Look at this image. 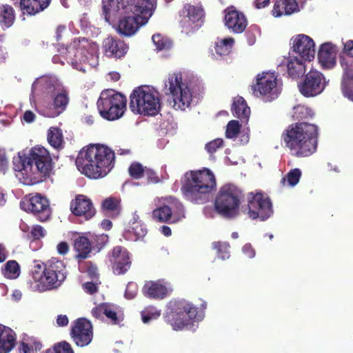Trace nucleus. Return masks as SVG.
I'll return each instance as SVG.
<instances>
[{"mask_svg": "<svg viewBox=\"0 0 353 353\" xmlns=\"http://www.w3.org/2000/svg\"><path fill=\"white\" fill-rule=\"evenodd\" d=\"M250 218L265 221L273 214L272 203L269 197L262 193L249 194L248 206L244 208Z\"/></svg>", "mask_w": 353, "mask_h": 353, "instance_id": "f8f14e48", "label": "nucleus"}, {"mask_svg": "<svg viewBox=\"0 0 353 353\" xmlns=\"http://www.w3.org/2000/svg\"><path fill=\"white\" fill-rule=\"evenodd\" d=\"M293 51L302 59L311 61L315 54V44L312 38L305 34H299L293 40Z\"/></svg>", "mask_w": 353, "mask_h": 353, "instance_id": "4be33fe9", "label": "nucleus"}, {"mask_svg": "<svg viewBox=\"0 0 353 353\" xmlns=\"http://www.w3.org/2000/svg\"><path fill=\"white\" fill-rule=\"evenodd\" d=\"M243 198V192L238 187L230 183L225 184L219 190L214 203L215 208L224 217H234L239 213Z\"/></svg>", "mask_w": 353, "mask_h": 353, "instance_id": "1a4fd4ad", "label": "nucleus"}, {"mask_svg": "<svg viewBox=\"0 0 353 353\" xmlns=\"http://www.w3.org/2000/svg\"><path fill=\"white\" fill-rule=\"evenodd\" d=\"M344 52L353 57V41H348L344 44ZM341 88L343 96L353 101V74L343 79Z\"/></svg>", "mask_w": 353, "mask_h": 353, "instance_id": "c756f323", "label": "nucleus"}, {"mask_svg": "<svg viewBox=\"0 0 353 353\" xmlns=\"http://www.w3.org/2000/svg\"><path fill=\"white\" fill-rule=\"evenodd\" d=\"M130 108L137 114L156 116L161 110L159 93L149 86L135 88L130 94Z\"/></svg>", "mask_w": 353, "mask_h": 353, "instance_id": "0eeeda50", "label": "nucleus"}, {"mask_svg": "<svg viewBox=\"0 0 353 353\" xmlns=\"http://www.w3.org/2000/svg\"><path fill=\"white\" fill-rule=\"evenodd\" d=\"M105 55L110 58L121 59L128 50V46L122 40L108 37L103 42Z\"/></svg>", "mask_w": 353, "mask_h": 353, "instance_id": "5701e85b", "label": "nucleus"}, {"mask_svg": "<svg viewBox=\"0 0 353 353\" xmlns=\"http://www.w3.org/2000/svg\"><path fill=\"white\" fill-rule=\"evenodd\" d=\"M241 125L236 120L228 122L226 126L225 137L228 139H235L240 132Z\"/></svg>", "mask_w": 353, "mask_h": 353, "instance_id": "8fccbe9b", "label": "nucleus"}, {"mask_svg": "<svg viewBox=\"0 0 353 353\" xmlns=\"http://www.w3.org/2000/svg\"><path fill=\"white\" fill-rule=\"evenodd\" d=\"M212 246L216 251V254L219 259L225 260L230 258V245L228 243L223 241H214L212 243Z\"/></svg>", "mask_w": 353, "mask_h": 353, "instance_id": "a18cd8bd", "label": "nucleus"}, {"mask_svg": "<svg viewBox=\"0 0 353 353\" xmlns=\"http://www.w3.org/2000/svg\"><path fill=\"white\" fill-rule=\"evenodd\" d=\"M164 92L169 95L168 101L174 109L185 110L190 107L192 94L187 84L182 81L181 73L170 74L165 82Z\"/></svg>", "mask_w": 353, "mask_h": 353, "instance_id": "6e6552de", "label": "nucleus"}, {"mask_svg": "<svg viewBox=\"0 0 353 353\" xmlns=\"http://www.w3.org/2000/svg\"><path fill=\"white\" fill-rule=\"evenodd\" d=\"M165 203L152 211V218L160 223H168L172 218L173 221L184 217V208L182 203L175 197H166Z\"/></svg>", "mask_w": 353, "mask_h": 353, "instance_id": "4468645a", "label": "nucleus"}, {"mask_svg": "<svg viewBox=\"0 0 353 353\" xmlns=\"http://www.w3.org/2000/svg\"><path fill=\"white\" fill-rule=\"evenodd\" d=\"M15 20V12L14 8L8 4L0 6V24L2 27H11Z\"/></svg>", "mask_w": 353, "mask_h": 353, "instance_id": "e433bc0d", "label": "nucleus"}, {"mask_svg": "<svg viewBox=\"0 0 353 353\" xmlns=\"http://www.w3.org/2000/svg\"><path fill=\"white\" fill-rule=\"evenodd\" d=\"M80 269L81 272L87 273L91 279H94L98 278L97 267L91 261H87L80 265Z\"/></svg>", "mask_w": 353, "mask_h": 353, "instance_id": "603ef678", "label": "nucleus"}, {"mask_svg": "<svg viewBox=\"0 0 353 353\" xmlns=\"http://www.w3.org/2000/svg\"><path fill=\"white\" fill-rule=\"evenodd\" d=\"M143 294L150 299H163L168 294L167 288L160 281H148L143 287Z\"/></svg>", "mask_w": 353, "mask_h": 353, "instance_id": "c85d7f7f", "label": "nucleus"}, {"mask_svg": "<svg viewBox=\"0 0 353 353\" xmlns=\"http://www.w3.org/2000/svg\"><path fill=\"white\" fill-rule=\"evenodd\" d=\"M223 144V141L221 139H216L207 143L205 149L209 153L213 154L218 148L222 147Z\"/></svg>", "mask_w": 353, "mask_h": 353, "instance_id": "bf43d9fd", "label": "nucleus"}, {"mask_svg": "<svg viewBox=\"0 0 353 353\" xmlns=\"http://www.w3.org/2000/svg\"><path fill=\"white\" fill-rule=\"evenodd\" d=\"M149 2H150L149 1ZM153 12L151 3H148L144 9L137 12L125 14L118 25V32L124 36H132L143 25L145 24Z\"/></svg>", "mask_w": 353, "mask_h": 353, "instance_id": "9b49d317", "label": "nucleus"}, {"mask_svg": "<svg viewBox=\"0 0 353 353\" xmlns=\"http://www.w3.org/2000/svg\"><path fill=\"white\" fill-rule=\"evenodd\" d=\"M105 303H101L92 310V314L98 319H102L105 313Z\"/></svg>", "mask_w": 353, "mask_h": 353, "instance_id": "e2e57ef3", "label": "nucleus"}, {"mask_svg": "<svg viewBox=\"0 0 353 353\" xmlns=\"http://www.w3.org/2000/svg\"><path fill=\"white\" fill-rule=\"evenodd\" d=\"M301 171L299 168L292 169L288 172V173L285 175V176L283 177L281 183L285 185L286 183H288L290 186L296 185L301 176Z\"/></svg>", "mask_w": 353, "mask_h": 353, "instance_id": "49530a36", "label": "nucleus"}, {"mask_svg": "<svg viewBox=\"0 0 353 353\" xmlns=\"http://www.w3.org/2000/svg\"><path fill=\"white\" fill-rule=\"evenodd\" d=\"M74 249L77 252L75 258L80 261L89 256L92 250V243L88 237L79 236L74 240Z\"/></svg>", "mask_w": 353, "mask_h": 353, "instance_id": "473e14b6", "label": "nucleus"}, {"mask_svg": "<svg viewBox=\"0 0 353 353\" xmlns=\"http://www.w3.org/2000/svg\"><path fill=\"white\" fill-rule=\"evenodd\" d=\"M131 226L129 232L134 235V240L143 239L147 234V228L139 220L137 214H134L131 220Z\"/></svg>", "mask_w": 353, "mask_h": 353, "instance_id": "58836bf2", "label": "nucleus"}, {"mask_svg": "<svg viewBox=\"0 0 353 353\" xmlns=\"http://www.w3.org/2000/svg\"><path fill=\"white\" fill-rule=\"evenodd\" d=\"M29 196L28 200L22 203L23 209L32 213L39 221H48L51 216V208L48 199L40 194Z\"/></svg>", "mask_w": 353, "mask_h": 353, "instance_id": "2eb2a0df", "label": "nucleus"}, {"mask_svg": "<svg viewBox=\"0 0 353 353\" xmlns=\"http://www.w3.org/2000/svg\"><path fill=\"white\" fill-rule=\"evenodd\" d=\"M48 141L56 149L62 148L63 137L61 130L57 127H51L48 132Z\"/></svg>", "mask_w": 353, "mask_h": 353, "instance_id": "ea45409f", "label": "nucleus"}, {"mask_svg": "<svg viewBox=\"0 0 353 353\" xmlns=\"http://www.w3.org/2000/svg\"><path fill=\"white\" fill-rule=\"evenodd\" d=\"M181 187L184 197L192 203H207L210 195L216 188V180L214 173L208 168L191 170L185 173Z\"/></svg>", "mask_w": 353, "mask_h": 353, "instance_id": "20e7f679", "label": "nucleus"}, {"mask_svg": "<svg viewBox=\"0 0 353 353\" xmlns=\"http://www.w3.org/2000/svg\"><path fill=\"white\" fill-rule=\"evenodd\" d=\"M16 340L14 330L0 324V353H9L15 347Z\"/></svg>", "mask_w": 353, "mask_h": 353, "instance_id": "b1692460", "label": "nucleus"}, {"mask_svg": "<svg viewBox=\"0 0 353 353\" xmlns=\"http://www.w3.org/2000/svg\"><path fill=\"white\" fill-rule=\"evenodd\" d=\"M70 336L78 347H83L88 345L93 339L91 322L85 318L77 319L71 327Z\"/></svg>", "mask_w": 353, "mask_h": 353, "instance_id": "dca6fc26", "label": "nucleus"}, {"mask_svg": "<svg viewBox=\"0 0 353 353\" xmlns=\"http://www.w3.org/2000/svg\"><path fill=\"white\" fill-rule=\"evenodd\" d=\"M68 103V93L65 90L58 92L52 97V102L48 103L44 106L43 115L49 118H55L65 110Z\"/></svg>", "mask_w": 353, "mask_h": 353, "instance_id": "412c9836", "label": "nucleus"}, {"mask_svg": "<svg viewBox=\"0 0 353 353\" xmlns=\"http://www.w3.org/2000/svg\"><path fill=\"white\" fill-rule=\"evenodd\" d=\"M51 0H20L19 7L23 14L34 15L47 8Z\"/></svg>", "mask_w": 353, "mask_h": 353, "instance_id": "bb28decb", "label": "nucleus"}, {"mask_svg": "<svg viewBox=\"0 0 353 353\" xmlns=\"http://www.w3.org/2000/svg\"><path fill=\"white\" fill-rule=\"evenodd\" d=\"M113 272L121 275L125 274L132 265V258L128 250L121 245L115 246L108 254Z\"/></svg>", "mask_w": 353, "mask_h": 353, "instance_id": "f3484780", "label": "nucleus"}, {"mask_svg": "<svg viewBox=\"0 0 353 353\" xmlns=\"http://www.w3.org/2000/svg\"><path fill=\"white\" fill-rule=\"evenodd\" d=\"M163 318L173 330H179L190 325L192 321L201 320L203 314L192 303L179 299L171 301L168 303Z\"/></svg>", "mask_w": 353, "mask_h": 353, "instance_id": "39448f33", "label": "nucleus"}, {"mask_svg": "<svg viewBox=\"0 0 353 353\" xmlns=\"http://www.w3.org/2000/svg\"><path fill=\"white\" fill-rule=\"evenodd\" d=\"M319 128L308 121L290 124L281 134V140L290 154L307 157L314 153L318 145Z\"/></svg>", "mask_w": 353, "mask_h": 353, "instance_id": "7ed1b4c3", "label": "nucleus"}, {"mask_svg": "<svg viewBox=\"0 0 353 353\" xmlns=\"http://www.w3.org/2000/svg\"><path fill=\"white\" fill-rule=\"evenodd\" d=\"M137 293V286L134 283H128L125 291V296L128 299L134 298Z\"/></svg>", "mask_w": 353, "mask_h": 353, "instance_id": "052dcab7", "label": "nucleus"}, {"mask_svg": "<svg viewBox=\"0 0 353 353\" xmlns=\"http://www.w3.org/2000/svg\"><path fill=\"white\" fill-rule=\"evenodd\" d=\"M70 210L77 216H83L85 220L92 218L96 210L91 200L83 194L77 195L70 202Z\"/></svg>", "mask_w": 353, "mask_h": 353, "instance_id": "aec40b11", "label": "nucleus"}, {"mask_svg": "<svg viewBox=\"0 0 353 353\" xmlns=\"http://www.w3.org/2000/svg\"><path fill=\"white\" fill-rule=\"evenodd\" d=\"M277 79L273 74L263 72L256 77V82L252 85V93L256 97L268 96L274 99V90L276 89Z\"/></svg>", "mask_w": 353, "mask_h": 353, "instance_id": "6ab92c4d", "label": "nucleus"}, {"mask_svg": "<svg viewBox=\"0 0 353 353\" xmlns=\"http://www.w3.org/2000/svg\"><path fill=\"white\" fill-rule=\"evenodd\" d=\"M72 47L76 50V59L83 62L88 61V56L92 54L94 48V44L85 37L75 39Z\"/></svg>", "mask_w": 353, "mask_h": 353, "instance_id": "a878e982", "label": "nucleus"}, {"mask_svg": "<svg viewBox=\"0 0 353 353\" xmlns=\"http://www.w3.org/2000/svg\"><path fill=\"white\" fill-rule=\"evenodd\" d=\"M152 39L157 50L159 51L168 50L172 48L173 44L171 39L159 33L154 34Z\"/></svg>", "mask_w": 353, "mask_h": 353, "instance_id": "c03bdc74", "label": "nucleus"}, {"mask_svg": "<svg viewBox=\"0 0 353 353\" xmlns=\"http://www.w3.org/2000/svg\"><path fill=\"white\" fill-rule=\"evenodd\" d=\"M46 353H74L71 345L63 341L55 343L52 348L46 350Z\"/></svg>", "mask_w": 353, "mask_h": 353, "instance_id": "de8ad7c7", "label": "nucleus"}, {"mask_svg": "<svg viewBox=\"0 0 353 353\" xmlns=\"http://www.w3.org/2000/svg\"><path fill=\"white\" fill-rule=\"evenodd\" d=\"M145 170V168H143L140 163L134 162L130 165L128 172L131 177L139 179L144 177Z\"/></svg>", "mask_w": 353, "mask_h": 353, "instance_id": "3c124183", "label": "nucleus"}, {"mask_svg": "<svg viewBox=\"0 0 353 353\" xmlns=\"http://www.w3.org/2000/svg\"><path fill=\"white\" fill-rule=\"evenodd\" d=\"M144 176L147 177L148 183H157L159 182V178L157 174L150 168H148L145 167Z\"/></svg>", "mask_w": 353, "mask_h": 353, "instance_id": "680f3d73", "label": "nucleus"}, {"mask_svg": "<svg viewBox=\"0 0 353 353\" xmlns=\"http://www.w3.org/2000/svg\"><path fill=\"white\" fill-rule=\"evenodd\" d=\"M66 274L65 263L57 258L35 264L32 270L33 279L48 290L59 287L65 281Z\"/></svg>", "mask_w": 353, "mask_h": 353, "instance_id": "423d86ee", "label": "nucleus"}, {"mask_svg": "<svg viewBox=\"0 0 353 353\" xmlns=\"http://www.w3.org/2000/svg\"><path fill=\"white\" fill-rule=\"evenodd\" d=\"M114 152L103 144H90L83 148L76 159V165L83 174L90 179L106 176L113 168Z\"/></svg>", "mask_w": 353, "mask_h": 353, "instance_id": "f03ea898", "label": "nucleus"}, {"mask_svg": "<svg viewBox=\"0 0 353 353\" xmlns=\"http://www.w3.org/2000/svg\"><path fill=\"white\" fill-rule=\"evenodd\" d=\"M328 82L323 73L316 70H311L299 83L298 88L303 96L314 97L323 92Z\"/></svg>", "mask_w": 353, "mask_h": 353, "instance_id": "ddd939ff", "label": "nucleus"}, {"mask_svg": "<svg viewBox=\"0 0 353 353\" xmlns=\"http://www.w3.org/2000/svg\"><path fill=\"white\" fill-rule=\"evenodd\" d=\"M287 72L293 79L302 77L306 72L305 62L297 57H290L287 61Z\"/></svg>", "mask_w": 353, "mask_h": 353, "instance_id": "2f4dec72", "label": "nucleus"}, {"mask_svg": "<svg viewBox=\"0 0 353 353\" xmlns=\"http://www.w3.org/2000/svg\"><path fill=\"white\" fill-rule=\"evenodd\" d=\"M8 164V161L4 150L0 149V171L5 170Z\"/></svg>", "mask_w": 353, "mask_h": 353, "instance_id": "0e129e2a", "label": "nucleus"}, {"mask_svg": "<svg viewBox=\"0 0 353 353\" xmlns=\"http://www.w3.org/2000/svg\"><path fill=\"white\" fill-rule=\"evenodd\" d=\"M224 24L234 34L243 33L248 26V19L245 15L236 10L234 6H230L224 10Z\"/></svg>", "mask_w": 353, "mask_h": 353, "instance_id": "a211bd4d", "label": "nucleus"}, {"mask_svg": "<svg viewBox=\"0 0 353 353\" xmlns=\"http://www.w3.org/2000/svg\"><path fill=\"white\" fill-rule=\"evenodd\" d=\"M2 274L10 279H17L20 274V266L15 260L7 261L1 268Z\"/></svg>", "mask_w": 353, "mask_h": 353, "instance_id": "79ce46f5", "label": "nucleus"}, {"mask_svg": "<svg viewBox=\"0 0 353 353\" xmlns=\"http://www.w3.org/2000/svg\"><path fill=\"white\" fill-rule=\"evenodd\" d=\"M234 43V39L232 37H228L222 39H218L215 42V52L220 56L228 55Z\"/></svg>", "mask_w": 353, "mask_h": 353, "instance_id": "a19ab883", "label": "nucleus"}, {"mask_svg": "<svg viewBox=\"0 0 353 353\" xmlns=\"http://www.w3.org/2000/svg\"><path fill=\"white\" fill-rule=\"evenodd\" d=\"M103 15L107 22L123 15L117 0H102Z\"/></svg>", "mask_w": 353, "mask_h": 353, "instance_id": "f704fd0d", "label": "nucleus"}, {"mask_svg": "<svg viewBox=\"0 0 353 353\" xmlns=\"http://www.w3.org/2000/svg\"><path fill=\"white\" fill-rule=\"evenodd\" d=\"M280 5H284V12L286 15L291 14L297 8V3L295 0H276V7H279Z\"/></svg>", "mask_w": 353, "mask_h": 353, "instance_id": "864d4df0", "label": "nucleus"}, {"mask_svg": "<svg viewBox=\"0 0 353 353\" xmlns=\"http://www.w3.org/2000/svg\"><path fill=\"white\" fill-rule=\"evenodd\" d=\"M314 115L313 110L308 106L299 104L294 107L292 117L299 122L307 121L314 118Z\"/></svg>", "mask_w": 353, "mask_h": 353, "instance_id": "4c0bfd02", "label": "nucleus"}, {"mask_svg": "<svg viewBox=\"0 0 353 353\" xmlns=\"http://www.w3.org/2000/svg\"><path fill=\"white\" fill-rule=\"evenodd\" d=\"M108 236L107 234L95 235L92 240V243L94 249L97 250H101L108 243Z\"/></svg>", "mask_w": 353, "mask_h": 353, "instance_id": "6e6d98bb", "label": "nucleus"}, {"mask_svg": "<svg viewBox=\"0 0 353 353\" xmlns=\"http://www.w3.org/2000/svg\"><path fill=\"white\" fill-rule=\"evenodd\" d=\"M53 168L52 157L43 147L35 146L28 153L13 159V169L21 183L31 185L49 176Z\"/></svg>", "mask_w": 353, "mask_h": 353, "instance_id": "f257e3e1", "label": "nucleus"}, {"mask_svg": "<svg viewBox=\"0 0 353 353\" xmlns=\"http://www.w3.org/2000/svg\"><path fill=\"white\" fill-rule=\"evenodd\" d=\"M104 315L111 321L113 324L117 325L119 323V319L115 307L113 305L105 303Z\"/></svg>", "mask_w": 353, "mask_h": 353, "instance_id": "5fc2aeb1", "label": "nucleus"}, {"mask_svg": "<svg viewBox=\"0 0 353 353\" xmlns=\"http://www.w3.org/2000/svg\"><path fill=\"white\" fill-rule=\"evenodd\" d=\"M57 250L59 254L65 255L69 251V245L67 242L62 241L57 245Z\"/></svg>", "mask_w": 353, "mask_h": 353, "instance_id": "69168bd1", "label": "nucleus"}, {"mask_svg": "<svg viewBox=\"0 0 353 353\" xmlns=\"http://www.w3.org/2000/svg\"><path fill=\"white\" fill-rule=\"evenodd\" d=\"M102 208L112 216H117L121 211L120 200L114 197L107 198L103 201Z\"/></svg>", "mask_w": 353, "mask_h": 353, "instance_id": "37998d69", "label": "nucleus"}, {"mask_svg": "<svg viewBox=\"0 0 353 353\" xmlns=\"http://www.w3.org/2000/svg\"><path fill=\"white\" fill-rule=\"evenodd\" d=\"M261 35L260 28L255 24L251 25L245 32V38L248 45L252 46L256 43V38Z\"/></svg>", "mask_w": 353, "mask_h": 353, "instance_id": "09e8293b", "label": "nucleus"}, {"mask_svg": "<svg viewBox=\"0 0 353 353\" xmlns=\"http://www.w3.org/2000/svg\"><path fill=\"white\" fill-rule=\"evenodd\" d=\"M161 315L160 312L150 310H145L141 312V319L144 323H149L152 319H156Z\"/></svg>", "mask_w": 353, "mask_h": 353, "instance_id": "13d9d810", "label": "nucleus"}, {"mask_svg": "<svg viewBox=\"0 0 353 353\" xmlns=\"http://www.w3.org/2000/svg\"><path fill=\"white\" fill-rule=\"evenodd\" d=\"M231 111L234 116L242 121L247 122L250 115V109L242 97H238L233 101Z\"/></svg>", "mask_w": 353, "mask_h": 353, "instance_id": "72a5a7b5", "label": "nucleus"}, {"mask_svg": "<svg viewBox=\"0 0 353 353\" xmlns=\"http://www.w3.org/2000/svg\"><path fill=\"white\" fill-rule=\"evenodd\" d=\"M119 6H120L121 12L123 14H130L131 12H137L144 9L145 6L148 5L149 0H117ZM152 10H154L156 5V0H150Z\"/></svg>", "mask_w": 353, "mask_h": 353, "instance_id": "cd10ccee", "label": "nucleus"}, {"mask_svg": "<svg viewBox=\"0 0 353 353\" xmlns=\"http://www.w3.org/2000/svg\"><path fill=\"white\" fill-rule=\"evenodd\" d=\"M127 99L120 93L114 90H105L101 93L97 101L100 115L108 121L121 117L126 109Z\"/></svg>", "mask_w": 353, "mask_h": 353, "instance_id": "9d476101", "label": "nucleus"}, {"mask_svg": "<svg viewBox=\"0 0 353 353\" xmlns=\"http://www.w3.org/2000/svg\"><path fill=\"white\" fill-rule=\"evenodd\" d=\"M335 47L330 43H325L321 46L318 59L323 68H331L336 64Z\"/></svg>", "mask_w": 353, "mask_h": 353, "instance_id": "393cba45", "label": "nucleus"}, {"mask_svg": "<svg viewBox=\"0 0 353 353\" xmlns=\"http://www.w3.org/2000/svg\"><path fill=\"white\" fill-rule=\"evenodd\" d=\"M43 347V345L37 338L24 336L19 343V353H37Z\"/></svg>", "mask_w": 353, "mask_h": 353, "instance_id": "c9c22d12", "label": "nucleus"}, {"mask_svg": "<svg viewBox=\"0 0 353 353\" xmlns=\"http://www.w3.org/2000/svg\"><path fill=\"white\" fill-rule=\"evenodd\" d=\"M183 12L187 13V17L190 21L195 24L192 29L198 28L203 22L204 19V10L201 6H196L186 3L183 6Z\"/></svg>", "mask_w": 353, "mask_h": 353, "instance_id": "7c9ffc66", "label": "nucleus"}, {"mask_svg": "<svg viewBox=\"0 0 353 353\" xmlns=\"http://www.w3.org/2000/svg\"><path fill=\"white\" fill-rule=\"evenodd\" d=\"M84 290L89 294H93L97 292V285L92 282H86L83 284Z\"/></svg>", "mask_w": 353, "mask_h": 353, "instance_id": "338daca9", "label": "nucleus"}, {"mask_svg": "<svg viewBox=\"0 0 353 353\" xmlns=\"http://www.w3.org/2000/svg\"><path fill=\"white\" fill-rule=\"evenodd\" d=\"M36 116L31 110H26L23 116V121L27 123L33 122L35 120Z\"/></svg>", "mask_w": 353, "mask_h": 353, "instance_id": "774afa93", "label": "nucleus"}, {"mask_svg": "<svg viewBox=\"0 0 353 353\" xmlns=\"http://www.w3.org/2000/svg\"><path fill=\"white\" fill-rule=\"evenodd\" d=\"M46 235V230L44 228L39 225H34L30 232V237L34 240H39Z\"/></svg>", "mask_w": 353, "mask_h": 353, "instance_id": "4d7b16f0", "label": "nucleus"}]
</instances>
